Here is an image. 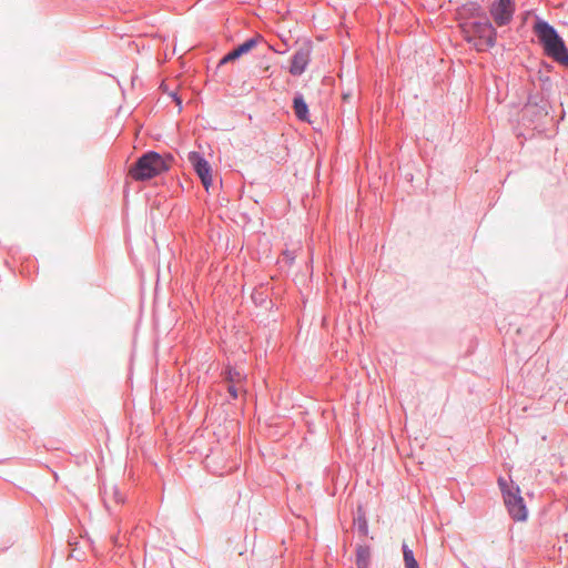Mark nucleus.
Listing matches in <instances>:
<instances>
[{
  "label": "nucleus",
  "mask_w": 568,
  "mask_h": 568,
  "mask_svg": "<svg viewBox=\"0 0 568 568\" xmlns=\"http://www.w3.org/2000/svg\"><path fill=\"white\" fill-rule=\"evenodd\" d=\"M170 153L160 154L156 151H146L130 166L129 174L135 181H148L170 170Z\"/></svg>",
  "instance_id": "obj_2"
},
{
  "label": "nucleus",
  "mask_w": 568,
  "mask_h": 568,
  "mask_svg": "<svg viewBox=\"0 0 568 568\" xmlns=\"http://www.w3.org/2000/svg\"><path fill=\"white\" fill-rule=\"evenodd\" d=\"M357 568H361V566H357ZM362 568H368V567H362Z\"/></svg>",
  "instance_id": "obj_23"
},
{
  "label": "nucleus",
  "mask_w": 568,
  "mask_h": 568,
  "mask_svg": "<svg viewBox=\"0 0 568 568\" xmlns=\"http://www.w3.org/2000/svg\"><path fill=\"white\" fill-rule=\"evenodd\" d=\"M460 29L467 43L473 44L477 51L494 48L497 41V30L487 16L483 20L460 22Z\"/></svg>",
  "instance_id": "obj_3"
},
{
  "label": "nucleus",
  "mask_w": 568,
  "mask_h": 568,
  "mask_svg": "<svg viewBox=\"0 0 568 568\" xmlns=\"http://www.w3.org/2000/svg\"><path fill=\"white\" fill-rule=\"evenodd\" d=\"M310 62L311 48L302 47L292 54L288 71L293 77H300L305 72Z\"/></svg>",
  "instance_id": "obj_8"
},
{
  "label": "nucleus",
  "mask_w": 568,
  "mask_h": 568,
  "mask_svg": "<svg viewBox=\"0 0 568 568\" xmlns=\"http://www.w3.org/2000/svg\"><path fill=\"white\" fill-rule=\"evenodd\" d=\"M170 95H171L172 100L175 102V104L180 109H182V99H181V97L176 92H171Z\"/></svg>",
  "instance_id": "obj_20"
},
{
  "label": "nucleus",
  "mask_w": 568,
  "mask_h": 568,
  "mask_svg": "<svg viewBox=\"0 0 568 568\" xmlns=\"http://www.w3.org/2000/svg\"><path fill=\"white\" fill-rule=\"evenodd\" d=\"M262 39L263 38L260 34L246 39L244 42H242L241 44L231 50L232 57H235V59H240L242 55L248 53L252 49H254L262 41Z\"/></svg>",
  "instance_id": "obj_13"
},
{
  "label": "nucleus",
  "mask_w": 568,
  "mask_h": 568,
  "mask_svg": "<svg viewBox=\"0 0 568 568\" xmlns=\"http://www.w3.org/2000/svg\"><path fill=\"white\" fill-rule=\"evenodd\" d=\"M498 486L501 491L505 506L510 518L514 521H525L528 517V510L524 498L520 495V488L514 484L513 480L508 481L505 477H498Z\"/></svg>",
  "instance_id": "obj_4"
},
{
  "label": "nucleus",
  "mask_w": 568,
  "mask_h": 568,
  "mask_svg": "<svg viewBox=\"0 0 568 568\" xmlns=\"http://www.w3.org/2000/svg\"><path fill=\"white\" fill-rule=\"evenodd\" d=\"M516 3L514 0H494L489 13L498 27L508 26L515 14Z\"/></svg>",
  "instance_id": "obj_6"
},
{
  "label": "nucleus",
  "mask_w": 568,
  "mask_h": 568,
  "mask_svg": "<svg viewBox=\"0 0 568 568\" xmlns=\"http://www.w3.org/2000/svg\"><path fill=\"white\" fill-rule=\"evenodd\" d=\"M292 108L297 120L302 122H310V109L301 92H295Z\"/></svg>",
  "instance_id": "obj_12"
},
{
  "label": "nucleus",
  "mask_w": 568,
  "mask_h": 568,
  "mask_svg": "<svg viewBox=\"0 0 568 568\" xmlns=\"http://www.w3.org/2000/svg\"><path fill=\"white\" fill-rule=\"evenodd\" d=\"M235 60V57H232V51H229L225 55L222 57V59L219 62V65H223Z\"/></svg>",
  "instance_id": "obj_18"
},
{
  "label": "nucleus",
  "mask_w": 568,
  "mask_h": 568,
  "mask_svg": "<svg viewBox=\"0 0 568 568\" xmlns=\"http://www.w3.org/2000/svg\"><path fill=\"white\" fill-rule=\"evenodd\" d=\"M227 393L230 394V397L232 399H236L239 397V392H237L235 384H229Z\"/></svg>",
  "instance_id": "obj_19"
},
{
  "label": "nucleus",
  "mask_w": 568,
  "mask_h": 568,
  "mask_svg": "<svg viewBox=\"0 0 568 568\" xmlns=\"http://www.w3.org/2000/svg\"><path fill=\"white\" fill-rule=\"evenodd\" d=\"M402 550L405 568H419L418 561L414 556V551L408 547L406 542H403Z\"/></svg>",
  "instance_id": "obj_15"
},
{
  "label": "nucleus",
  "mask_w": 568,
  "mask_h": 568,
  "mask_svg": "<svg viewBox=\"0 0 568 568\" xmlns=\"http://www.w3.org/2000/svg\"><path fill=\"white\" fill-rule=\"evenodd\" d=\"M11 546H12V541H11L10 539L6 540V541L0 546V552H1V551H3V550L9 549Z\"/></svg>",
  "instance_id": "obj_21"
},
{
  "label": "nucleus",
  "mask_w": 568,
  "mask_h": 568,
  "mask_svg": "<svg viewBox=\"0 0 568 568\" xmlns=\"http://www.w3.org/2000/svg\"><path fill=\"white\" fill-rule=\"evenodd\" d=\"M371 560V548L367 545L356 547V566L368 567Z\"/></svg>",
  "instance_id": "obj_14"
},
{
  "label": "nucleus",
  "mask_w": 568,
  "mask_h": 568,
  "mask_svg": "<svg viewBox=\"0 0 568 568\" xmlns=\"http://www.w3.org/2000/svg\"><path fill=\"white\" fill-rule=\"evenodd\" d=\"M251 300L256 307H262L266 311H273L275 307L274 302L270 300L268 283L255 287L251 294Z\"/></svg>",
  "instance_id": "obj_10"
},
{
  "label": "nucleus",
  "mask_w": 568,
  "mask_h": 568,
  "mask_svg": "<svg viewBox=\"0 0 568 568\" xmlns=\"http://www.w3.org/2000/svg\"><path fill=\"white\" fill-rule=\"evenodd\" d=\"M355 525H356L357 530H358V532L361 535L367 536V534H368V523H367L365 513L362 511L361 507H358V514H357V517L355 518Z\"/></svg>",
  "instance_id": "obj_16"
},
{
  "label": "nucleus",
  "mask_w": 568,
  "mask_h": 568,
  "mask_svg": "<svg viewBox=\"0 0 568 568\" xmlns=\"http://www.w3.org/2000/svg\"><path fill=\"white\" fill-rule=\"evenodd\" d=\"M187 160L191 163L194 172L199 176L203 186L207 190L212 185V168L209 161L196 151H191L187 154Z\"/></svg>",
  "instance_id": "obj_7"
},
{
  "label": "nucleus",
  "mask_w": 568,
  "mask_h": 568,
  "mask_svg": "<svg viewBox=\"0 0 568 568\" xmlns=\"http://www.w3.org/2000/svg\"><path fill=\"white\" fill-rule=\"evenodd\" d=\"M545 65H546V69H550L551 68V65L548 64V63H546Z\"/></svg>",
  "instance_id": "obj_22"
},
{
  "label": "nucleus",
  "mask_w": 568,
  "mask_h": 568,
  "mask_svg": "<svg viewBox=\"0 0 568 568\" xmlns=\"http://www.w3.org/2000/svg\"><path fill=\"white\" fill-rule=\"evenodd\" d=\"M457 19L460 22H471L473 18H483L486 16L483 7L477 1H467L457 8Z\"/></svg>",
  "instance_id": "obj_9"
},
{
  "label": "nucleus",
  "mask_w": 568,
  "mask_h": 568,
  "mask_svg": "<svg viewBox=\"0 0 568 568\" xmlns=\"http://www.w3.org/2000/svg\"><path fill=\"white\" fill-rule=\"evenodd\" d=\"M241 373L235 368L229 366L225 371L224 379L229 382V384H235V382L240 381Z\"/></svg>",
  "instance_id": "obj_17"
},
{
  "label": "nucleus",
  "mask_w": 568,
  "mask_h": 568,
  "mask_svg": "<svg viewBox=\"0 0 568 568\" xmlns=\"http://www.w3.org/2000/svg\"><path fill=\"white\" fill-rule=\"evenodd\" d=\"M549 102L544 95L530 94L528 102L523 109V120L529 122L535 128L544 123L548 116Z\"/></svg>",
  "instance_id": "obj_5"
},
{
  "label": "nucleus",
  "mask_w": 568,
  "mask_h": 568,
  "mask_svg": "<svg viewBox=\"0 0 568 568\" xmlns=\"http://www.w3.org/2000/svg\"><path fill=\"white\" fill-rule=\"evenodd\" d=\"M100 494L102 495L104 507L112 511L111 500L114 501L115 505H121L124 503V496L121 494L116 486H112L110 491L105 484L100 487Z\"/></svg>",
  "instance_id": "obj_11"
},
{
  "label": "nucleus",
  "mask_w": 568,
  "mask_h": 568,
  "mask_svg": "<svg viewBox=\"0 0 568 568\" xmlns=\"http://www.w3.org/2000/svg\"><path fill=\"white\" fill-rule=\"evenodd\" d=\"M532 31L542 48L545 55L556 63L568 68V48L557 29L548 21L536 17Z\"/></svg>",
  "instance_id": "obj_1"
}]
</instances>
